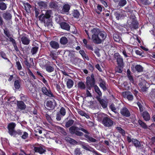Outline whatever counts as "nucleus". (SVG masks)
Segmentation results:
<instances>
[{
    "label": "nucleus",
    "mask_w": 155,
    "mask_h": 155,
    "mask_svg": "<svg viewBox=\"0 0 155 155\" xmlns=\"http://www.w3.org/2000/svg\"><path fill=\"white\" fill-rule=\"evenodd\" d=\"M92 40L95 43L100 44L106 36L105 32L100 31L99 29L94 28L91 30Z\"/></svg>",
    "instance_id": "f257e3e1"
},
{
    "label": "nucleus",
    "mask_w": 155,
    "mask_h": 155,
    "mask_svg": "<svg viewBox=\"0 0 155 155\" xmlns=\"http://www.w3.org/2000/svg\"><path fill=\"white\" fill-rule=\"evenodd\" d=\"M52 14V11L51 10H47L45 14H42L38 17L39 19L41 22H43L45 26L49 28L52 27V21L50 19Z\"/></svg>",
    "instance_id": "f03ea898"
},
{
    "label": "nucleus",
    "mask_w": 155,
    "mask_h": 155,
    "mask_svg": "<svg viewBox=\"0 0 155 155\" xmlns=\"http://www.w3.org/2000/svg\"><path fill=\"white\" fill-rule=\"evenodd\" d=\"M69 131L72 134H74L77 130H81L86 134H89L90 133L87 130L81 127L79 128L73 126L71 127L69 129Z\"/></svg>",
    "instance_id": "7ed1b4c3"
},
{
    "label": "nucleus",
    "mask_w": 155,
    "mask_h": 155,
    "mask_svg": "<svg viewBox=\"0 0 155 155\" xmlns=\"http://www.w3.org/2000/svg\"><path fill=\"white\" fill-rule=\"evenodd\" d=\"M126 11L120 9L115 12L114 15L117 19L119 20L126 16Z\"/></svg>",
    "instance_id": "20e7f679"
},
{
    "label": "nucleus",
    "mask_w": 155,
    "mask_h": 155,
    "mask_svg": "<svg viewBox=\"0 0 155 155\" xmlns=\"http://www.w3.org/2000/svg\"><path fill=\"white\" fill-rule=\"evenodd\" d=\"M114 58L116 60L117 64L120 66H124L123 59L122 57L118 53H116L114 55Z\"/></svg>",
    "instance_id": "39448f33"
},
{
    "label": "nucleus",
    "mask_w": 155,
    "mask_h": 155,
    "mask_svg": "<svg viewBox=\"0 0 155 155\" xmlns=\"http://www.w3.org/2000/svg\"><path fill=\"white\" fill-rule=\"evenodd\" d=\"M16 125L15 123L12 122L9 123L8 126V133L11 136H13L15 133V128Z\"/></svg>",
    "instance_id": "423d86ee"
},
{
    "label": "nucleus",
    "mask_w": 155,
    "mask_h": 155,
    "mask_svg": "<svg viewBox=\"0 0 155 155\" xmlns=\"http://www.w3.org/2000/svg\"><path fill=\"white\" fill-rule=\"evenodd\" d=\"M102 123L105 126L109 127L113 125V121L110 118L105 117L103 119Z\"/></svg>",
    "instance_id": "0eeeda50"
},
{
    "label": "nucleus",
    "mask_w": 155,
    "mask_h": 155,
    "mask_svg": "<svg viewBox=\"0 0 155 155\" xmlns=\"http://www.w3.org/2000/svg\"><path fill=\"white\" fill-rule=\"evenodd\" d=\"M41 91L45 95L49 97H54V96L50 89H48L44 86L41 88Z\"/></svg>",
    "instance_id": "6e6552de"
},
{
    "label": "nucleus",
    "mask_w": 155,
    "mask_h": 155,
    "mask_svg": "<svg viewBox=\"0 0 155 155\" xmlns=\"http://www.w3.org/2000/svg\"><path fill=\"white\" fill-rule=\"evenodd\" d=\"M95 84V80L93 79H87L86 82V86L87 88L89 90H91L93 87H94Z\"/></svg>",
    "instance_id": "1a4fd4ad"
},
{
    "label": "nucleus",
    "mask_w": 155,
    "mask_h": 155,
    "mask_svg": "<svg viewBox=\"0 0 155 155\" xmlns=\"http://www.w3.org/2000/svg\"><path fill=\"white\" fill-rule=\"evenodd\" d=\"M82 148L86 150L92 152L96 155H102L100 154H98L97 152L94 148L90 147L89 145H87L85 146L84 145H82Z\"/></svg>",
    "instance_id": "9d476101"
},
{
    "label": "nucleus",
    "mask_w": 155,
    "mask_h": 155,
    "mask_svg": "<svg viewBox=\"0 0 155 155\" xmlns=\"http://www.w3.org/2000/svg\"><path fill=\"white\" fill-rule=\"evenodd\" d=\"M46 105L48 108V109H53L55 107V101L54 100H53L52 101H47L46 104Z\"/></svg>",
    "instance_id": "9b49d317"
},
{
    "label": "nucleus",
    "mask_w": 155,
    "mask_h": 155,
    "mask_svg": "<svg viewBox=\"0 0 155 155\" xmlns=\"http://www.w3.org/2000/svg\"><path fill=\"white\" fill-rule=\"evenodd\" d=\"M120 112L123 116L126 117H129L130 115L129 111L126 107H124L121 109Z\"/></svg>",
    "instance_id": "f8f14e48"
},
{
    "label": "nucleus",
    "mask_w": 155,
    "mask_h": 155,
    "mask_svg": "<svg viewBox=\"0 0 155 155\" xmlns=\"http://www.w3.org/2000/svg\"><path fill=\"white\" fill-rule=\"evenodd\" d=\"M122 94L124 98H127L129 101H131L133 99V95L130 94L129 91H125L122 93Z\"/></svg>",
    "instance_id": "ddd939ff"
},
{
    "label": "nucleus",
    "mask_w": 155,
    "mask_h": 155,
    "mask_svg": "<svg viewBox=\"0 0 155 155\" xmlns=\"http://www.w3.org/2000/svg\"><path fill=\"white\" fill-rule=\"evenodd\" d=\"M17 105L18 109L24 110L26 107V106L24 102L21 101H18L17 102Z\"/></svg>",
    "instance_id": "4468645a"
},
{
    "label": "nucleus",
    "mask_w": 155,
    "mask_h": 155,
    "mask_svg": "<svg viewBox=\"0 0 155 155\" xmlns=\"http://www.w3.org/2000/svg\"><path fill=\"white\" fill-rule=\"evenodd\" d=\"M96 98L104 108H105L107 107V104L106 101L103 99H101L100 97H96Z\"/></svg>",
    "instance_id": "2eb2a0df"
},
{
    "label": "nucleus",
    "mask_w": 155,
    "mask_h": 155,
    "mask_svg": "<svg viewBox=\"0 0 155 155\" xmlns=\"http://www.w3.org/2000/svg\"><path fill=\"white\" fill-rule=\"evenodd\" d=\"M27 87L28 88L30 91L32 93H34L36 91V86L30 83L26 85Z\"/></svg>",
    "instance_id": "dca6fc26"
},
{
    "label": "nucleus",
    "mask_w": 155,
    "mask_h": 155,
    "mask_svg": "<svg viewBox=\"0 0 155 155\" xmlns=\"http://www.w3.org/2000/svg\"><path fill=\"white\" fill-rule=\"evenodd\" d=\"M50 46L52 48L54 49H58L59 47V45L58 42L54 41H52L49 43Z\"/></svg>",
    "instance_id": "f3484780"
},
{
    "label": "nucleus",
    "mask_w": 155,
    "mask_h": 155,
    "mask_svg": "<svg viewBox=\"0 0 155 155\" xmlns=\"http://www.w3.org/2000/svg\"><path fill=\"white\" fill-rule=\"evenodd\" d=\"M99 84L100 87L104 91H105L106 90V84L104 80L101 79H100L99 80Z\"/></svg>",
    "instance_id": "a211bd4d"
},
{
    "label": "nucleus",
    "mask_w": 155,
    "mask_h": 155,
    "mask_svg": "<svg viewBox=\"0 0 155 155\" xmlns=\"http://www.w3.org/2000/svg\"><path fill=\"white\" fill-rule=\"evenodd\" d=\"M21 41L23 44L28 45L30 43V40L27 36H23L21 38Z\"/></svg>",
    "instance_id": "6ab92c4d"
},
{
    "label": "nucleus",
    "mask_w": 155,
    "mask_h": 155,
    "mask_svg": "<svg viewBox=\"0 0 155 155\" xmlns=\"http://www.w3.org/2000/svg\"><path fill=\"white\" fill-rule=\"evenodd\" d=\"M127 48L128 50H122L123 54L126 58L129 57V55L130 52V47L129 46H127Z\"/></svg>",
    "instance_id": "aec40b11"
},
{
    "label": "nucleus",
    "mask_w": 155,
    "mask_h": 155,
    "mask_svg": "<svg viewBox=\"0 0 155 155\" xmlns=\"http://www.w3.org/2000/svg\"><path fill=\"white\" fill-rule=\"evenodd\" d=\"M61 28L64 29L68 31L70 30V26L69 24L65 22H62L60 24Z\"/></svg>",
    "instance_id": "412c9836"
},
{
    "label": "nucleus",
    "mask_w": 155,
    "mask_h": 155,
    "mask_svg": "<svg viewBox=\"0 0 155 155\" xmlns=\"http://www.w3.org/2000/svg\"><path fill=\"white\" fill-rule=\"evenodd\" d=\"M34 150L35 152H38L40 154H42L45 152L46 150L41 147H35L34 148Z\"/></svg>",
    "instance_id": "4be33fe9"
},
{
    "label": "nucleus",
    "mask_w": 155,
    "mask_h": 155,
    "mask_svg": "<svg viewBox=\"0 0 155 155\" xmlns=\"http://www.w3.org/2000/svg\"><path fill=\"white\" fill-rule=\"evenodd\" d=\"M88 134H85L84 135V137L86 138V140L89 142H95L97 140L94 138L90 137L87 135Z\"/></svg>",
    "instance_id": "5701e85b"
},
{
    "label": "nucleus",
    "mask_w": 155,
    "mask_h": 155,
    "mask_svg": "<svg viewBox=\"0 0 155 155\" xmlns=\"http://www.w3.org/2000/svg\"><path fill=\"white\" fill-rule=\"evenodd\" d=\"M49 6L51 8L57 9L58 7V3L56 2L51 1L49 3Z\"/></svg>",
    "instance_id": "b1692460"
},
{
    "label": "nucleus",
    "mask_w": 155,
    "mask_h": 155,
    "mask_svg": "<svg viewBox=\"0 0 155 155\" xmlns=\"http://www.w3.org/2000/svg\"><path fill=\"white\" fill-rule=\"evenodd\" d=\"M142 116L144 119L146 121H148L150 119V115L147 111L143 112L142 113Z\"/></svg>",
    "instance_id": "393cba45"
},
{
    "label": "nucleus",
    "mask_w": 155,
    "mask_h": 155,
    "mask_svg": "<svg viewBox=\"0 0 155 155\" xmlns=\"http://www.w3.org/2000/svg\"><path fill=\"white\" fill-rule=\"evenodd\" d=\"M74 82L73 81L70 79H68L66 82V85L67 88H71L74 85Z\"/></svg>",
    "instance_id": "a878e982"
},
{
    "label": "nucleus",
    "mask_w": 155,
    "mask_h": 155,
    "mask_svg": "<svg viewBox=\"0 0 155 155\" xmlns=\"http://www.w3.org/2000/svg\"><path fill=\"white\" fill-rule=\"evenodd\" d=\"M70 8V5L68 4H64L62 8V11L64 12H68Z\"/></svg>",
    "instance_id": "bb28decb"
},
{
    "label": "nucleus",
    "mask_w": 155,
    "mask_h": 155,
    "mask_svg": "<svg viewBox=\"0 0 155 155\" xmlns=\"http://www.w3.org/2000/svg\"><path fill=\"white\" fill-rule=\"evenodd\" d=\"M132 143L136 148H140L141 147L140 142L136 139H132Z\"/></svg>",
    "instance_id": "cd10ccee"
},
{
    "label": "nucleus",
    "mask_w": 155,
    "mask_h": 155,
    "mask_svg": "<svg viewBox=\"0 0 155 155\" xmlns=\"http://www.w3.org/2000/svg\"><path fill=\"white\" fill-rule=\"evenodd\" d=\"M2 16L6 20L10 19L12 17L11 14L9 12H6L3 13Z\"/></svg>",
    "instance_id": "c85d7f7f"
},
{
    "label": "nucleus",
    "mask_w": 155,
    "mask_h": 155,
    "mask_svg": "<svg viewBox=\"0 0 155 155\" xmlns=\"http://www.w3.org/2000/svg\"><path fill=\"white\" fill-rule=\"evenodd\" d=\"M138 123L140 126L143 129H147L148 126L142 120H139L138 121Z\"/></svg>",
    "instance_id": "c756f323"
},
{
    "label": "nucleus",
    "mask_w": 155,
    "mask_h": 155,
    "mask_svg": "<svg viewBox=\"0 0 155 155\" xmlns=\"http://www.w3.org/2000/svg\"><path fill=\"white\" fill-rule=\"evenodd\" d=\"M68 40L67 38L64 36L62 37L60 39V43L63 45H65L67 44Z\"/></svg>",
    "instance_id": "7c9ffc66"
},
{
    "label": "nucleus",
    "mask_w": 155,
    "mask_h": 155,
    "mask_svg": "<svg viewBox=\"0 0 155 155\" xmlns=\"http://www.w3.org/2000/svg\"><path fill=\"white\" fill-rule=\"evenodd\" d=\"M127 76L129 79L130 81L133 83L134 82V79L132 76L131 75V72L129 69H128L127 71Z\"/></svg>",
    "instance_id": "2f4dec72"
},
{
    "label": "nucleus",
    "mask_w": 155,
    "mask_h": 155,
    "mask_svg": "<svg viewBox=\"0 0 155 155\" xmlns=\"http://www.w3.org/2000/svg\"><path fill=\"white\" fill-rule=\"evenodd\" d=\"M131 26L132 28L134 29L137 28L138 26V24L137 21L135 20H133L131 24Z\"/></svg>",
    "instance_id": "473e14b6"
},
{
    "label": "nucleus",
    "mask_w": 155,
    "mask_h": 155,
    "mask_svg": "<svg viewBox=\"0 0 155 155\" xmlns=\"http://www.w3.org/2000/svg\"><path fill=\"white\" fill-rule=\"evenodd\" d=\"M77 112L78 113L81 115L84 116L86 118H89V117L88 115L86 113L84 112L82 110H78Z\"/></svg>",
    "instance_id": "72a5a7b5"
},
{
    "label": "nucleus",
    "mask_w": 155,
    "mask_h": 155,
    "mask_svg": "<svg viewBox=\"0 0 155 155\" xmlns=\"http://www.w3.org/2000/svg\"><path fill=\"white\" fill-rule=\"evenodd\" d=\"M38 6L42 8H45L47 6V4L46 2H43L40 1L38 3Z\"/></svg>",
    "instance_id": "f704fd0d"
},
{
    "label": "nucleus",
    "mask_w": 155,
    "mask_h": 155,
    "mask_svg": "<svg viewBox=\"0 0 155 155\" xmlns=\"http://www.w3.org/2000/svg\"><path fill=\"white\" fill-rule=\"evenodd\" d=\"M78 87L81 89H84L86 87L84 83L82 81L78 82Z\"/></svg>",
    "instance_id": "c9c22d12"
},
{
    "label": "nucleus",
    "mask_w": 155,
    "mask_h": 155,
    "mask_svg": "<svg viewBox=\"0 0 155 155\" xmlns=\"http://www.w3.org/2000/svg\"><path fill=\"white\" fill-rule=\"evenodd\" d=\"M24 6L26 11L28 13L30 12V9L31 8V6L28 3H25Z\"/></svg>",
    "instance_id": "e433bc0d"
},
{
    "label": "nucleus",
    "mask_w": 155,
    "mask_h": 155,
    "mask_svg": "<svg viewBox=\"0 0 155 155\" xmlns=\"http://www.w3.org/2000/svg\"><path fill=\"white\" fill-rule=\"evenodd\" d=\"M113 38L114 40L116 42H119L120 41V37L117 34H114Z\"/></svg>",
    "instance_id": "4c0bfd02"
},
{
    "label": "nucleus",
    "mask_w": 155,
    "mask_h": 155,
    "mask_svg": "<svg viewBox=\"0 0 155 155\" xmlns=\"http://www.w3.org/2000/svg\"><path fill=\"white\" fill-rule=\"evenodd\" d=\"M74 121L73 120H70L66 122L65 126L66 127H68L71 126L74 123Z\"/></svg>",
    "instance_id": "58836bf2"
},
{
    "label": "nucleus",
    "mask_w": 155,
    "mask_h": 155,
    "mask_svg": "<svg viewBox=\"0 0 155 155\" xmlns=\"http://www.w3.org/2000/svg\"><path fill=\"white\" fill-rule=\"evenodd\" d=\"M0 56L4 59L7 60L8 61H10L7 58L6 54L3 51H0Z\"/></svg>",
    "instance_id": "ea45409f"
},
{
    "label": "nucleus",
    "mask_w": 155,
    "mask_h": 155,
    "mask_svg": "<svg viewBox=\"0 0 155 155\" xmlns=\"http://www.w3.org/2000/svg\"><path fill=\"white\" fill-rule=\"evenodd\" d=\"M79 53L81 54L84 59H86L87 60H89L88 56L86 55L83 50H80L79 51Z\"/></svg>",
    "instance_id": "a19ab883"
},
{
    "label": "nucleus",
    "mask_w": 155,
    "mask_h": 155,
    "mask_svg": "<svg viewBox=\"0 0 155 155\" xmlns=\"http://www.w3.org/2000/svg\"><path fill=\"white\" fill-rule=\"evenodd\" d=\"M94 89L95 91L99 96L102 95V93L98 87L96 85L94 86Z\"/></svg>",
    "instance_id": "79ce46f5"
},
{
    "label": "nucleus",
    "mask_w": 155,
    "mask_h": 155,
    "mask_svg": "<svg viewBox=\"0 0 155 155\" xmlns=\"http://www.w3.org/2000/svg\"><path fill=\"white\" fill-rule=\"evenodd\" d=\"M38 49V47L35 46L33 47L31 49V52L32 54H34L36 53Z\"/></svg>",
    "instance_id": "37998d69"
},
{
    "label": "nucleus",
    "mask_w": 155,
    "mask_h": 155,
    "mask_svg": "<svg viewBox=\"0 0 155 155\" xmlns=\"http://www.w3.org/2000/svg\"><path fill=\"white\" fill-rule=\"evenodd\" d=\"M15 88L17 89H18L20 87V81L18 80H16L14 83Z\"/></svg>",
    "instance_id": "c03bdc74"
},
{
    "label": "nucleus",
    "mask_w": 155,
    "mask_h": 155,
    "mask_svg": "<svg viewBox=\"0 0 155 155\" xmlns=\"http://www.w3.org/2000/svg\"><path fill=\"white\" fill-rule=\"evenodd\" d=\"M135 69L138 72H141L143 71V68L140 65H137L135 66Z\"/></svg>",
    "instance_id": "a18cd8bd"
},
{
    "label": "nucleus",
    "mask_w": 155,
    "mask_h": 155,
    "mask_svg": "<svg viewBox=\"0 0 155 155\" xmlns=\"http://www.w3.org/2000/svg\"><path fill=\"white\" fill-rule=\"evenodd\" d=\"M127 3V1L126 0H121L119 1L118 5L120 7H123Z\"/></svg>",
    "instance_id": "49530a36"
},
{
    "label": "nucleus",
    "mask_w": 155,
    "mask_h": 155,
    "mask_svg": "<svg viewBox=\"0 0 155 155\" xmlns=\"http://www.w3.org/2000/svg\"><path fill=\"white\" fill-rule=\"evenodd\" d=\"M6 8V5L5 3L3 2L0 3V9L2 10H4Z\"/></svg>",
    "instance_id": "de8ad7c7"
},
{
    "label": "nucleus",
    "mask_w": 155,
    "mask_h": 155,
    "mask_svg": "<svg viewBox=\"0 0 155 155\" xmlns=\"http://www.w3.org/2000/svg\"><path fill=\"white\" fill-rule=\"evenodd\" d=\"M73 15L74 18H78L80 15V13L77 10H74L73 13Z\"/></svg>",
    "instance_id": "09e8293b"
},
{
    "label": "nucleus",
    "mask_w": 155,
    "mask_h": 155,
    "mask_svg": "<svg viewBox=\"0 0 155 155\" xmlns=\"http://www.w3.org/2000/svg\"><path fill=\"white\" fill-rule=\"evenodd\" d=\"M124 66L121 67L120 66V65H118L115 68V71L116 72L119 73H121L122 71V69L123 68Z\"/></svg>",
    "instance_id": "8fccbe9b"
},
{
    "label": "nucleus",
    "mask_w": 155,
    "mask_h": 155,
    "mask_svg": "<svg viewBox=\"0 0 155 155\" xmlns=\"http://www.w3.org/2000/svg\"><path fill=\"white\" fill-rule=\"evenodd\" d=\"M65 140L73 144L75 143L76 141L74 140L69 137H66Z\"/></svg>",
    "instance_id": "3c124183"
},
{
    "label": "nucleus",
    "mask_w": 155,
    "mask_h": 155,
    "mask_svg": "<svg viewBox=\"0 0 155 155\" xmlns=\"http://www.w3.org/2000/svg\"><path fill=\"white\" fill-rule=\"evenodd\" d=\"M4 31L5 34L8 38L11 36V35L10 34L9 30L7 28H5L4 30Z\"/></svg>",
    "instance_id": "603ef678"
},
{
    "label": "nucleus",
    "mask_w": 155,
    "mask_h": 155,
    "mask_svg": "<svg viewBox=\"0 0 155 155\" xmlns=\"http://www.w3.org/2000/svg\"><path fill=\"white\" fill-rule=\"evenodd\" d=\"M46 70L48 72H51L54 71V68L51 66H48L46 68Z\"/></svg>",
    "instance_id": "864d4df0"
},
{
    "label": "nucleus",
    "mask_w": 155,
    "mask_h": 155,
    "mask_svg": "<svg viewBox=\"0 0 155 155\" xmlns=\"http://www.w3.org/2000/svg\"><path fill=\"white\" fill-rule=\"evenodd\" d=\"M56 54L54 53L53 51H51L49 53V56L50 58H51L52 60H55L56 58L55 55Z\"/></svg>",
    "instance_id": "5fc2aeb1"
},
{
    "label": "nucleus",
    "mask_w": 155,
    "mask_h": 155,
    "mask_svg": "<svg viewBox=\"0 0 155 155\" xmlns=\"http://www.w3.org/2000/svg\"><path fill=\"white\" fill-rule=\"evenodd\" d=\"M66 113L65 109L63 107L61 108L60 110L59 113L61 115V116H64L65 115Z\"/></svg>",
    "instance_id": "6e6d98bb"
},
{
    "label": "nucleus",
    "mask_w": 155,
    "mask_h": 155,
    "mask_svg": "<svg viewBox=\"0 0 155 155\" xmlns=\"http://www.w3.org/2000/svg\"><path fill=\"white\" fill-rule=\"evenodd\" d=\"M7 40L11 42L13 45L16 44L15 40L11 36L7 38Z\"/></svg>",
    "instance_id": "4d7b16f0"
},
{
    "label": "nucleus",
    "mask_w": 155,
    "mask_h": 155,
    "mask_svg": "<svg viewBox=\"0 0 155 155\" xmlns=\"http://www.w3.org/2000/svg\"><path fill=\"white\" fill-rule=\"evenodd\" d=\"M110 108L111 110L114 112L115 113L117 114V111L116 110V108L115 107V105L113 104H112L110 106Z\"/></svg>",
    "instance_id": "13d9d810"
},
{
    "label": "nucleus",
    "mask_w": 155,
    "mask_h": 155,
    "mask_svg": "<svg viewBox=\"0 0 155 155\" xmlns=\"http://www.w3.org/2000/svg\"><path fill=\"white\" fill-rule=\"evenodd\" d=\"M28 134L26 132H24L23 133V134L21 135V138L24 139H26L28 137Z\"/></svg>",
    "instance_id": "bf43d9fd"
},
{
    "label": "nucleus",
    "mask_w": 155,
    "mask_h": 155,
    "mask_svg": "<svg viewBox=\"0 0 155 155\" xmlns=\"http://www.w3.org/2000/svg\"><path fill=\"white\" fill-rule=\"evenodd\" d=\"M117 130H118L119 132L122 134H125V132L124 130H123L121 128L119 127H117L116 128Z\"/></svg>",
    "instance_id": "052dcab7"
},
{
    "label": "nucleus",
    "mask_w": 155,
    "mask_h": 155,
    "mask_svg": "<svg viewBox=\"0 0 155 155\" xmlns=\"http://www.w3.org/2000/svg\"><path fill=\"white\" fill-rule=\"evenodd\" d=\"M45 117L46 119L50 123H51L52 121V119L50 116L48 114H46L45 115Z\"/></svg>",
    "instance_id": "680f3d73"
},
{
    "label": "nucleus",
    "mask_w": 155,
    "mask_h": 155,
    "mask_svg": "<svg viewBox=\"0 0 155 155\" xmlns=\"http://www.w3.org/2000/svg\"><path fill=\"white\" fill-rule=\"evenodd\" d=\"M16 65L18 69L19 70H21L22 69V67L19 61L16 62Z\"/></svg>",
    "instance_id": "e2e57ef3"
},
{
    "label": "nucleus",
    "mask_w": 155,
    "mask_h": 155,
    "mask_svg": "<svg viewBox=\"0 0 155 155\" xmlns=\"http://www.w3.org/2000/svg\"><path fill=\"white\" fill-rule=\"evenodd\" d=\"M74 153L75 155H80L81 153V152L80 149H76L74 151Z\"/></svg>",
    "instance_id": "0e129e2a"
},
{
    "label": "nucleus",
    "mask_w": 155,
    "mask_h": 155,
    "mask_svg": "<svg viewBox=\"0 0 155 155\" xmlns=\"http://www.w3.org/2000/svg\"><path fill=\"white\" fill-rule=\"evenodd\" d=\"M19 73L21 78L24 79V80H25L26 79V78L25 76V74L23 72L20 71Z\"/></svg>",
    "instance_id": "69168bd1"
},
{
    "label": "nucleus",
    "mask_w": 155,
    "mask_h": 155,
    "mask_svg": "<svg viewBox=\"0 0 155 155\" xmlns=\"http://www.w3.org/2000/svg\"><path fill=\"white\" fill-rule=\"evenodd\" d=\"M15 133L14 134L13 136H15L17 134L19 135H21L22 134V132L20 130H18L17 131H15Z\"/></svg>",
    "instance_id": "338daca9"
},
{
    "label": "nucleus",
    "mask_w": 155,
    "mask_h": 155,
    "mask_svg": "<svg viewBox=\"0 0 155 155\" xmlns=\"http://www.w3.org/2000/svg\"><path fill=\"white\" fill-rule=\"evenodd\" d=\"M20 97L21 99L23 101H25L27 100V96L23 94L20 95Z\"/></svg>",
    "instance_id": "774afa93"
}]
</instances>
